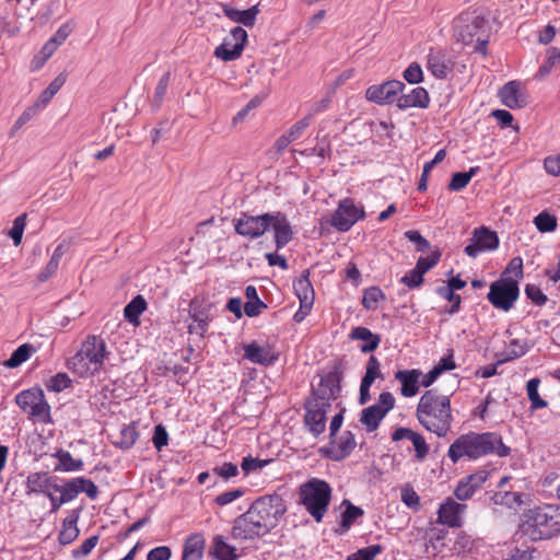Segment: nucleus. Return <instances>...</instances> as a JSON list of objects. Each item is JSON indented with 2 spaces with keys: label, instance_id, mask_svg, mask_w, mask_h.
Segmentation results:
<instances>
[{
  "label": "nucleus",
  "instance_id": "nucleus-1",
  "mask_svg": "<svg viewBox=\"0 0 560 560\" xmlns=\"http://www.w3.org/2000/svg\"><path fill=\"white\" fill-rule=\"evenodd\" d=\"M233 226L238 235L250 240H256L272 229L277 249H281L293 238L292 226L281 211L258 215L242 212L238 218L233 219Z\"/></svg>",
  "mask_w": 560,
  "mask_h": 560
},
{
  "label": "nucleus",
  "instance_id": "nucleus-2",
  "mask_svg": "<svg viewBox=\"0 0 560 560\" xmlns=\"http://www.w3.org/2000/svg\"><path fill=\"white\" fill-rule=\"evenodd\" d=\"M511 453L501 435L494 432H468L458 436L448 447L447 456L456 464L463 457L478 459L488 454L506 457Z\"/></svg>",
  "mask_w": 560,
  "mask_h": 560
},
{
  "label": "nucleus",
  "instance_id": "nucleus-3",
  "mask_svg": "<svg viewBox=\"0 0 560 560\" xmlns=\"http://www.w3.org/2000/svg\"><path fill=\"white\" fill-rule=\"evenodd\" d=\"M416 417L425 430L439 438L446 436L454 420L450 397L436 389L425 390L419 399Z\"/></svg>",
  "mask_w": 560,
  "mask_h": 560
},
{
  "label": "nucleus",
  "instance_id": "nucleus-4",
  "mask_svg": "<svg viewBox=\"0 0 560 560\" xmlns=\"http://www.w3.org/2000/svg\"><path fill=\"white\" fill-rule=\"evenodd\" d=\"M108 355L105 341L98 336H88L79 351L68 360V368L80 376L98 372Z\"/></svg>",
  "mask_w": 560,
  "mask_h": 560
},
{
  "label": "nucleus",
  "instance_id": "nucleus-5",
  "mask_svg": "<svg viewBox=\"0 0 560 560\" xmlns=\"http://www.w3.org/2000/svg\"><path fill=\"white\" fill-rule=\"evenodd\" d=\"M300 502L305 506L313 518L319 523L327 512L331 488L325 480L312 478L300 486Z\"/></svg>",
  "mask_w": 560,
  "mask_h": 560
},
{
  "label": "nucleus",
  "instance_id": "nucleus-6",
  "mask_svg": "<svg viewBox=\"0 0 560 560\" xmlns=\"http://www.w3.org/2000/svg\"><path fill=\"white\" fill-rule=\"evenodd\" d=\"M526 524L533 528L534 539H548L560 533V509L547 505L529 510Z\"/></svg>",
  "mask_w": 560,
  "mask_h": 560
},
{
  "label": "nucleus",
  "instance_id": "nucleus-7",
  "mask_svg": "<svg viewBox=\"0 0 560 560\" xmlns=\"http://www.w3.org/2000/svg\"><path fill=\"white\" fill-rule=\"evenodd\" d=\"M271 530L269 525L265 523L250 508L237 516L232 526V537L236 540H254L265 536Z\"/></svg>",
  "mask_w": 560,
  "mask_h": 560
},
{
  "label": "nucleus",
  "instance_id": "nucleus-8",
  "mask_svg": "<svg viewBox=\"0 0 560 560\" xmlns=\"http://www.w3.org/2000/svg\"><path fill=\"white\" fill-rule=\"evenodd\" d=\"M18 406L36 420L49 423L50 406L45 399L44 392L40 388L33 387L21 392L15 397Z\"/></svg>",
  "mask_w": 560,
  "mask_h": 560
},
{
  "label": "nucleus",
  "instance_id": "nucleus-9",
  "mask_svg": "<svg viewBox=\"0 0 560 560\" xmlns=\"http://www.w3.org/2000/svg\"><path fill=\"white\" fill-rule=\"evenodd\" d=\"M518 294L517 280L502 278L491 283L488 300L495 308L508 312L513 307Z\"/></svg>",
  "mask_w": 560,
  "mask_h": 560
},
{
  "label": "nucleus",
  "instance_id": "nucleus-10",
  "mask_svg": "<svg viewBox=\"0 0 560 560\" xmlns=\"http://www.w3.org/2000/svg\"><path fill=\"white\" fill-rule=\"evenodd\" d=\"M256 514L272 529L278 521L287 512L283 499L279 494L264 495L255 500L250 505Z\"/></svg>",
  "mask_w": 560,
  "mask_h": 560
},
{
  "label": "nucleus",
  "instance_id": "nucleus-11",
  "mask_svg": "<svg viewBox=\"0 0 560 560\" xmlns=\"http://www.w3.org/2000/svg\"><path fill=\"white\" fill-rule=\"evenodd\" d=\"M395 407V398L392 393L380 394L377 402L364 408L361 411L360 422L368 432L375 431L385 416Z\"/></svg>",
  "mask_w": 560,
  "mask_h": 560
},
{
  "label": "nucleus",
  "instance_id": "nucleus-12",
  "mask_svg": "<svg viewBox=\"0 0 560 560\" xmlns=\"http://www.w3.org/2000/svg\"><path fill=\"white\" fill-rule=\"evenodd\" d=\"M330 407V402H325L313 396L305 401L304 424L315 438L325 431L326 415Z\"/></svg>",
  "mask_w": 560,
  "mask_h": 560
},
{
  "label": "nucleus",
  "instance_id": "nucleus-13",
  "mask_svg": "<svg viewBox=\"0 0 560 560\" xmlns=\"http://www.w3.org/2000/svg\"><path fill=\"white\" fill-rule=\"evenodd\" d=\"M341 378L342 370L341 364L338 362L334 364L329 372L320 377L318 388H313L311 396L331 404V400H335L341 392Z\"/></svg>",
  "mask_w": 560,
  "mask_h": 560
},
{
  "label": "nucleus",
  "instance_id": "nucleus-14",
  "mask_svg": "<svg viewBox=\"0 0 560 560\" xmlns=\"http://www.w3.org/2000/svg\"><path fill=\"white\" fill-rule=\"evenodd\" d=\"M486 20L475 13H462L454 24V31L457 40L469 45L472 43L474 37L485 27Z\"/></svg>",
  "mask_w": 560,
  "mask_h": 560
},
{
  "label": "nucleus",
  "instance_id": "nucleus-15",
  "mask_svg": "<svg viewBox=\"0 0 560 560\" xmlns=\"http://www.w3.org/2000/svg\"><path fill=\"white\" fill-rule=\"evenodd\" d=\"M405 89V84L399 80H389L382 84H375L368 88L365 97L368 101L378 105L398 103L399 93Z\"/></svg>",
  "mask_w": 560,
  "mask_h": 560
},
{
  "label": "nucleus",
  "instance_id": "nucleus-16",
  "mask_svg": "<svg viewBox=\"0 0 560 560\" xmlns=\"http://www.w3.org/2000/svg\"><path fill=\"white\" fill-rule=\"evenodd\" d=\"M364 217V211L354 206L351 199L339 202L337 210L332 213L330 224L338 231H349L352 225Z\"/></svg>",
  "mask_w": 560,
  "mask_h": 560
},
{
  "label": "nucleus",
  "instance_id": "nucleus-17",
  "mask_svg": "<svg viewBox=\"0 0 560 560\" xmlns=\"http://www.w3.org/2000/svg\"><path fill=\"white\" fill-rule=\"evenodd\" d=\"M498 246L497 233L486 226H480L474 230L470 244L464 248V252L467 256L476 258L481 252L493 250Z\"/></svg>",
  "mask_w": 560,
  "mask_h": 560
},
{
  "label": "nucleus",
  "instance_id": "nucleus-18",
  "mask_svg": "<svg viewBox=\"0 0 560 560\" xmlns=\"http://www.w3.org/2000/svg\"><path fill=\"white\" fill-rule=\"evenodd\" d=\"M189 316L192 323L188 326V331L199 335L201 338L205 337L209 323L212 320L209 307L202 306L197 299H194L190 302Z\"/></svg>",
  "mask_w": 560,
  "mask_h": 560
},
{
  "label": "nucleus",
  "instance_id": "nucleus-19",
  "mask_svg": "<svg viewBox=\"0 0 560 560\" xmlns=\"http://www.w3.org/2000/svg\"><path fill=\"white\" fill-rule=\"evenodd\" d=\"M427 69L436 79H445L453 69V62L445 50L430 49L427 56Z\"/></svg>",
  "mask_w": 560,
  "mask_h": 560
},
{
  "label": "nucleus",
  "instance_id": "nucleus-20",
  "mask_svg": "<svg viewBox=\"0 0 560 560\" xmlns=\"http://www.w3.org/2000/svg\"><path fill=\"white\" fill-rule=\"evenodd\" d=\"M499 96L501 102L511 109L523 108L527 105V95L517 81L504 84L499 91Z\"/></svg>",
  "mask_w": 560,
  "mask_h": 560
},
{
  "label": "nucleus",
  "instance_id": "nucleus-21",
  "mask_svg": "<svg viewBox=\"0 0 560 560\" xmlns=\"http://www.w3.org/2000/svg\"><path fill=\"white\" fill-rule=\"evenodd\" d=\"M466 504L458 503L451 498L440 505L438 521L450 527H459L462 525V515L466 510Z\"/></svg>",
  "mask_w": 560,
  "mask_h": 560
},
{
  "label": "nucleus",
  "instance_id": "nucleus-22",
  "mask_svg": "<svg viewBox=\"0 0 560 560\" xmlns=\"http://www.w3.org/2000/svg\"><path fill=\"white\" fill-rule=\"evenodd\" d=\"M355 447V439L351 431H345L337 443L331 442V445L324 451L326 457L331 460H342L348 457Z\"/></svg>",
  "mask_w": 560,
  "mask_h": 560
},
{
  "label": "nucleus",
  "instance_id": "nucleus-23",
  "mask_svg": "<svg viewBox=\"0 0 560 560\" xmlns=\"http://www.w3.org/2000/svg\"><path fill=\"white\" fill-rule=\"evenodd\" d=\"M244 358L260 365L273 364L279 355L269 346H258L255 342L244 346Z\"/></svg>",
  "mask_w": 560,
  "mask_h": 560
},
{
  "label": "nucleus",
  "instance_id": "nucleus-24",
  "mask_svg": "<svg viewBox=\"0 0 560 560\" xmlns=\"http://www.w3.org/2000/svg\"><path fill=\"white\" fill-rule=\"evenodd\" d=\"M57 477L49 476L45 471L31 472L25 481L26 493H36L46 495L49 491L54 490Z\"/></svg>",
  "mask_w": 560,
  "mask_h": 560
},
{
  "label": "nucleus",
  "instance_id": "nucleus-25",
  "mask_svg": "<svg viewBox=\"0 0 560 560\" xmlns=\"http://www.w3.org/2000/svg\"><path fill=\"white\" fill-rule=\"evenodd\" d=\"M402 439H408L411 441L418 460H423L427 457L429 453V446L420 433L415 432L409 428H397L392 434V440L400 441Z\"/></svg>",
  "mask_w": 560,
  "mask_h": 560
},
{
  "label": "nucleus",
  "instance_id": "nucleus-26",
  "mask_svg": "<svg viewBox=\"0 0 560 560\" xmlns=\"http://www.w3.org/2000/svg\"><path fill=\"white\" fill-rule=\"evenodd\" d=\"M422 375L419 370H399L395 374V378L401 383L400 393L404 397H412L419 390V377Z\"/></svg>",
  "mask_w": 560,
  "mask_h": 560
},
{
  "label": "nucleus",
  "instance_id": "nucleus-27",
  "mask_svg": "<svg viewBox=\"0 0 560 560\" xmlns=\"http://www.w3.org/2000/svg\"><path fill=\"white\" fill-rule=\"evenodd\" d=\"M430 104V96L424 88L418 86L407 94L398 97V108L407 109L410 107L427 108Z\"/></svg>",
  "mask_w": 560,
  "mask_h": 560
},
{
  "label": "nucleus",
  "instance_id": "nucleus-28",
  "mask_svg": "<svg viewBox=\"0 0 560 560\" xmlns=\"http://www.w3.org/2000/svg\"><path fill=\"white\" fill-rule=\"evenodd\" d=\"M206 539L202 534L194 533L184 542L182 560H202Z\"/></svg>",
  "mask_w": 560,
  "mask_h": 560
},
{
  "label": "nucleus",
  "instance_id": "nucleus-29",
  "mask_svg": "<svg viewBox=\"0 0 560 560\" xmlns=\"http://www.w3.org/2000/svg\"><path fill=\"white\" fill-rule=\"evenodd\" d=\"M52 457L58 459V463L54 467L55 471H79L83 468L84 465L82 459L73 458L68 451H65L62 448H59L56 453H54Z\"/></svg>",
  "mask_w": 560,
  "mask_h": 560
},
{
  "label": "nucleus",
  "instance_id": "nucleus-30",
  "mask_svg": "<svg viewBox=\"0 0 560 560\" xmlns=\"http://www.w3.org/2000/svg\"><path fill=\"white\" fill-rule=\"evenodd\" d=\"M350 337L351 339L363 340L365 342L360 347V350L364 353L374 351L381 342L378 335H374L369 328L361 326L353 328Z\"/></svg>",
  "mask_w": 560,
  "mask_h": 560
},
{
  "label": "nucleus",
  "instance_id": "nucleus-31",
  "mask_svg": "<svg viewBox=\"0 0 560 560\" xmlns=\"http://www.w3.org/2000/svg\"><path fill=\"white\" fill-rule=\"evenodd\" d=\"M342 505H345L346 509L341 513V521L339 528L337 529V533L339 534H345L348 532L351 525L364 514L361 508L352 504L349 500H343Z\"/></svg>",
  "mask_w": 560,
  "mask_h": 560
},
{
  "label": "nucleus",
  "instance_id": "nucleus-32",
  "mask_svg": "<svg viewBox=\"0 0 560 560\" xmlns=\"http://www.w3.org/2000/svg\"><path fill=\"white\" fill-rule=\"evenodd\" d=\"M78 518L79 515L73 512L71 515L63 520L62 527L58 536V540L61 545H69L78 538L80 534V530L77 526Z\"/></svg>",
  "mask_w": 560,
  "mask_h": 560
},
{
  "label": "nucleus",
  "instance_id": "nucleus-33",
  "mask_svg": "<svg viewBox=\"0 0 560 560\" xmlns=\"http://www.w3.org/2000/svg\"><path fill=\"white\" fill-rule=\"evenodd\" d=\"M308 277L310 270L303 271L301 277L293 282V289L300 302L314 303L315 293Z\"/></svg>",
  "mask_w": 560,
  "mask_h": 560
},
{
  "label": "nucleus",
  "instance_id": "nucleus-34",
  "mask_svg": "<svg viewBox=\"0 0 560 560\" xmlns=\"http://www.w3.org/2000/svg\"><path fill=\"white\" fill-rule=\"evenodd\" d=\"M258 12L259 10L257 5H253L252 8L243 11L233 8L224 9V13L230 20L241 23L247 27H252L255 24Z\"/></svg>",
  "mask_w": 560,
  "mask_h": 560
},
{
  "label": "nucleus",
  "instance_id": "nucleus-35",
  "mask_svg": "<svg viewBox=\"0 0 560 560\" xmlns=\"http://www.w3.org/2000/svg\"><path fill=\"white\" fill-rule=\"evenodd\" d=\"M529 349H530V345L527 339L513 338V339L509 340V342L506 345V357L503 359H500L498 361V364H502L508 361L521 358V357L525 355Z\"/></svg>",
  "mask_w": 560,
  "mask_h": 560
},
{
  "label": "nucleus",
  "instance_id": "nucleus-36",
  "mask_svg": "<svg viewBox=\"0 0 560 560\" xmlns=\"http://www.w3.org/2000/svg\"><path fill=\"white\" fill-rule=\"evenodd\" d=\"M524 493L512 491H498L492 495V501L497 505H504L509 509H518L524 503Z\"/></svg>",
  "mask_w": 560,
  "mask_h": 560
},
{
  "label": "nucleus",
  "instance_id": "nucleus-37",
  "mask_svg": "<svg viewBox=\"0 0 560 560\" xmlns=\"http://www.w3.org/2000/svg\"><path fill=\"white\" fill-rule=\"evenodd\" d=\"M147 301L142 295L133 298L124 310L125 318L131 324H139V316L145 311Z\"/></svg>",
  "mask_w": 560,
  "mask_h": 560
},
{
  "label": "nucleus",
  "instance_id": "nucleus-38",
  "mask_svg": "<svg viewBox=\"0 0 560 560\" xmlns=\"http://www.w3.org/2000/svg\"><path fill=\"white\" fill-rule=\"evenodd\" d=\"M35 347L30 343H24L18 347L11 354V357L3 362V365L10 369L18 368L35 352Z\"/></svg>",
  "mask_w": 560,
  "mask_h": 560
},
{
  "label": "nucleus",
  "instance_id": "nucleus-39",
  "mask_svg": "<svg viewBox=\"0 0 560 560\" xmlns=\"http://www.w3.org/2000/svg\"><path fill=\"white\" fill-rule=\"evenodd\" d=\"M242 51L241 44H234L225 38L223 43L215 48L214 56L224 61H231L237 59L242 55Z\"/></svg>",
  "mask_w": 560,
  "mask_h": 560
},
{
  "label": "nucleus",
  "instance_id": "nucleus-40",
  "mask_svg": "<svg viewBox=\"0 0 560 560\" xmlns=\"http://www.w3.org/2000/svg\"><path fill=\"white\" fill-rule=\"evenodd\" d=\"M67 75L65 73H60L57 75L50 84L42 92L36 106H45L50 100L57 94V92L62 88L66 83Z\"/></svg>",
  "mask_w": 560,
  "mask_h": 560
},
{
  "label": "nucleus",
  "instance_id": "nucleus-41",
  "mask_svg": "<svg viewBox=\"0 0 560 560\" xmlns=\"http://www.w3.org/2000/svg\"><path fill=\"white\" fill-rule=\"evenodd\" d=\"M213 549L214 556L219 560H236L238 557L236 553V549L233 546L225 542L222 536L214 537Z\"/></svg>",
  "mask_w": 560,
  "mask_h": 560
},
{
  "label": "nucleus",
  "instance_id": "nucleus-42",
  "mask_svg": "<svg viewBox=\"0 0 560 560\" xmlns=\"http://www.w3.org/2000/svg\"><path fill=\"white\" fill-rule=\"evenodd\" d=\"M54 491L59 492L61 498H65L66 503L74 500L80 493V483L78 482V477L65 481L63 485H58L56 482L54 486Z\"/></svg>",
  "mask_w": 560,
  "mask_h": 560
},
{
  "label": "nucleus",
  "instance_id": "nucleus-43",
  "mask_svg": "<svg viewBox=\"0 0 560 560\" xmlns=\"http://www.w3.org/2000/svg\"><path fill=\"white\" fill-rule=\"evenodd\" d=\"M540 384L539 378H532L526 384L527 396L530 400V409L537 410L547 407V401L542 399L538 394V386Z\"/></svg>",
  "mask_w": 560,
  "mask_h": 560
},
{
  "label": "nucleus",
  "instance_id": "nucleus-44",
  "mask_svg": "<svg viewBox=\"0 0 560 560\" xmlns=\"http://www.w3.org/2000/svg\"><path fill=\"white\" fill-rule=\"evenodd\" d=\"M478 166L471 167L468 172L454 173L447 188L452 191L464 189L470 182L471 177L477 173Z\"/></svg>",
  "mask_w": 560,
  "mask_h": 560
},
{
  "label": "nucleus",
  "instance_id": "nucleus-45",
  "mask_svg": "<svg viewBox=\"0 0 560 560\" xmlns=\"http://www.w3.org/2000/svg\"><path fill=\"white\" fill-rule=\"evenodd\" d=\"M139 434L135 425H125L120 431V439L116 442V445L122 450L130 448L137 441Z\"/></svg>",
  "mask_w": 560,
  "mask_h": 560
},
{
  "label": "nucleus",
  "instance_id": "nucleus-46",
  "mask_svg": "<svg viewBox=\"0 0 560 560\" xmlns=\"http://www.w3.org/2000/svg\"><path fill=\"white\" fill-rule=\"evenodd\" d=\"M381 300H385V294L381 289L371 287L364 291L362 304L366 310H376Z\"/></svg>",
  "mask_w": 560,
  "mask_h": 560
},
{
  "label": "nucleus",
  "instance_id": "nucleus-47",
  "mask_svg": "<svg viewBox=\"0 0 560 560\" xmlns=\"http://www.w3.org/2000/svg\"><path fill=\"white\" fill-rule=\"evenodd\" d=\"M377 377H383L381 364L375 355H371L366 362L365 375L361 382L372 385Z\"/></svg>",
  "mask_w": 560,
  "mask_h": 560
},
{
  "label": "nucleus",
  "instance_id": "nucleus-48",
  "mask_svg": "<svg viewBox=\"0 0 560 560\" xmlns=\"http://www.w3.org/2000/svg\"><path fill=\"white\" fill-rule=\"evenodd\" d=\"M534 223L538 231L540 232H552L557 228V219L555 215L549 214L548 212L539 213L535 219Z\"/></svg>",
  "mask_w": 560,
  "mask_h": 560
},
{
  "label": "nucleus",
  "instance_id": "nucleus-49",
  "mask_svg": "<svg viewBox=\"0 0 560 560\" xmlns=\"http://www.w3.org/2000/svg\"><path fill=\"white\" fill-rule=\"evenodd\" d=\"M170 79H171V73L165 72L159 80V83L155 88L154 95H153V103H152L153 110H156L160 107V105L164 98V95L166 93V90H167V86L170 83Z\"/></svg>",
  "mask_w": 560,
  "mask_h": 560
},
{
  "label": "nucleus",
  "instance_id": "nucleus-50",
  "mask_svg": "<svg viewBox=\"0 0 560 560\" xmlns=\"http://www.w3.org/2000/svg\"><path fill=\"white\" fill-rule=\"evenodd\" d=\"M436 293L447 300L448 302L452 303V306L451 308L448 310V313L450 314H455L459 311V307H460V303H462V299H460V295L456 294L452 288H445L444 285L443 287H439L436 289Z\"/></svg>",
  "mask_w": 560,
  "mask_h": 560
},
{
  "label": "nucleus",
  "instance_id": "nucleus-51",
  "mask_svg": "<svg viewBox=\"0 0 560 560\" xmlns=\"http://www.w3.org/2000/svg\"><path fill=\"white\" fill-rule=\"evenodd\" d=\"M381 545H371L348 556L347 560H374L382 552Z\"/></svg>",
  "mask_w": 560,
  "mask_h": 560
},
{
  "label": "nucleus",
  "instance_id": "nucleus-52",
  "mask_svg": "<svg viewBox=\"0 0 560 560\" xmlns=\"http://www.w3.org/2000/svg\"><path fill=\"white\" fill-rule=\"evenodd\" d=\"M71 380L66 373H57L46 384L50 392L59 393L70 386Z\"/></svg>",
  "mask_w": 560,
  "mask_h": 560
},
{
  "label": "nucleus",
  "instance_id": "nucleus-53",
  "mask_svg": "<svg viewBox=\"0 0 560 560\" xmlns=\"http://www.w3.org/2000/svg\"><path fill=\"white\" fill-rule=\"evenodd\" d=\"M401 501L410 509L418 511L420 509V497L410 486L401 489Z\"/></svg>",
  "mask_w": 560,
  "mask_h": 560
},
{
  "label": "nucleus",
  "instance_id": "nucleus-54",
  "mask_svg": "<svg viewBox=\"0 0 560 560\" xmlns=\"http://www.w3.org/2000/svg\"><path fill=\"white\" fill-rule=\"evenodd\" d=\"M405 237L411 243L416 244L417 252L427 253L430 250L431 245L418 231L409 230L405 232Z\"/></svg>",
  "mask_w": 560,
  "mask_h": 560
},
{
  "label": "nucleus",
  "instance_id": "nucleus-55",
  "mask_svg": "<svg viewBox=\"0 0 560 560\" xmlns=\"http://www.w3.org/2000/svg\"><path fill=\"white\" fill-rule=\"evenodd\" d=\"M441 253L439 250L432 252L427 257H419L416 264V268L424 275L427 271H429L431 268H433L440 260Z\"/></svg>",
  "mask_w": 560,
  "mask_h": 560
},
{
  "label": "nucleus",
  "instance_id": "nucleus-56",
  "mask_svg": "<svg viewBox=\"0 0 560 560\" xmlns=\"http://www.w3.org/2000/svg\"><path fill=\"white\" fill-rule=\"evenodd\" d=\"M404 79L410 84L423 81V72L418 62H411L402 73Z\"/></svg>",
  "mask_w": 560,
  "mask_h": 560
},
{
  "label": "nucleus",
  "instance_id": "nucleus-57",
  "mask_svg": "<svg viewBox=\"0 0 560 560\" xmlns=\"http://www.w3.org/2000/svg\"><path fill=\"white\" fill-rule=\"evenodd\" d=\"M97 542H98L97 535L89 537L80 545V547L72 550V557L74 559H80V558L89 556L91 553V551L94 549V547L97 545Z\"/></svg>",
  "mask_w": 560,
  "mask_h": 560
},
{
  "label": "nucleus",
  "instance_id": "nucleus-58",
  "mask_svg": "<svg viewBox=\"0 0 560 560\" xmlns=\"http://www.w3.org/2000/svg\"><path fill=\"white\" fill-rule=\"evenodd\" d=\"M264 101V96L256 95L254 96L244 108H242L240 112L236 113V115L233 117V124L236 125L238 122L244 121L248 113L255 108H257Z\"/></svg>",
  "mask_w": 560,
  "mask_h": 560
},
{
  "label": "nucleus",
  "instance_id": "nucleus-59",
  "mask_svg": "<svg viewBox=\"0 0 560 560\" xmlns=\"http://www.w3.org/2000/svg\"><path fill=\"white\" fill-rule=\"evenodd\" d=\"M477 490L467 480L462 479L454 490V495L457 500L466 501L470 499Z\"/></svg>",
  "mask_w": 560,
  "mask_h": 560
},
{
  "label": "nucleus",
  "instance_id": "nucleus-60",
  "mask_svg": "<svg viewBox=\"0 0 560 560\" xmlns=\"http://www.w3.org/2000/svg\"><path fill=\"white\" fill-rule=\"evenodd\" d=\"M526 296L536 305H545L548 298L544 292L535 284H526L525 287Z\"/></svg>",
  "mask_w": 560,
  "mask_h": 560
},
{
  "label": "nucleus",
  "instance_id": "nucleus-61",
  "mask_svg": "<svg viewBox=\"0 0 560 560\" xmlns=\"http://www.w3.org/2000/svg\"><path fill=\"white\" fill-rule=\"evenodd\" d=\"M560 66V51L556 48L550 49V54L546 60V62L540 67L538 74L540 77H546L551 72L553 66Z\"/></svg>",
  "mask_w": 560,
  "mask_h": 560
},
{
  "label": "nucleus",
  "instance_id": "nucleus-62",
  "mask_svg": "<svg viewBox=\"0 0 560 560\" xmlns=\"http://www.w3.org/2000/svg\"><path fill=\"white\" fill-rule=\"evenodd\" d=\"M25 219H26V214H22V215L16 217L14 222H13V226L10 230V233H9L10 236L12 237V240H13L14 245H16V246L22 241L23 231H24V228H25Z\"/></svg>",
  "mask_w": 560,
  "mask_h": 560
},
{
  "label": "nucleus",
  "instance_id": "nucleus-63",
  "mask_svg": "<svg viewBox=\"0 0 560 560\" xmlns=\"http://www.w3.org/2000/svg\"><path fill=\"white\" fill-rule=\"evenodd\" d=\"M311 124V116H305L304 118L296 121L289 130L285 132L287 137L291 139V141L296 140L302 136L304 130L310 126Z\"/></svg>",
  "mask_w": 560,
  "mask_h": 560
},
{
  "label": "nucleus",
  "instance_id": "nucleus-64",
  "mask_svg": "<svg viewBox=\"0 0 560 560\" xmlns=\"http://www.w3.org/2000/svg\"><path fill=\"white\" fill-rule=\"evenodd\" d=\"M401 282L409 289L418 288L423 283V275L415 267L401 278Z\"/></svg>",
  "mask_w": 560,
  "mask_h": 560
}]
</instances>
